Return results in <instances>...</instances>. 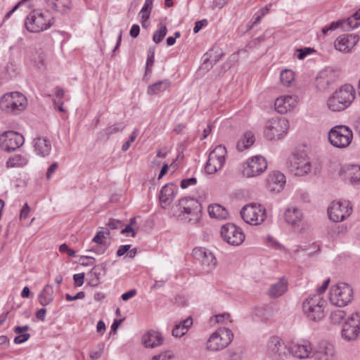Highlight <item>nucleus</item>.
<instances>
[{
  "label": "nucleus",
  "instance_id": "5701e85b",
  "mask_svg": "<svg viewBox=\"0 0 360 360\" xmlns=\"http://www.w3.org/2000/svg\"><path fill=\"white\" fill-rule=\"evenodd\" d=\"M33 143L34 150L37 155L41 157H46L49 155L51 149L49 139L44 137H37L34 139Z\"/></svg>",
  "mask_w": 360,
  "mask_h": 360
},
{
  "label": "nucleus",
  "instance_id": "412c9836",
  "mask_svg": "<svg viewBox=\"0 0 360 360\" xmlns=\"http://www.w3.org/2000/svg\"><path fill=\"white\" fill-rule=\"evenodd\" d=\"M142 342L146 347L154 348L162 344L163 337L160 333L151 330L143 335Z\"/></svg>",
  "mask_w": 360,
  "mask_h": 360
},
{
  "label": "nucleus",
  "instance_id": "aec40b11",
  "mask_svg": "<svg viewBox=\"0 0 360 360\" xmlns=\"http://www.w3.org/2000/svg\"><path fill=\"white\" fill-rule=\"evenodd\" d=\"M176 187L173 184H165L160 190L159 200L162 208L165 209L175 198Z\"/></svg>",
  "mask_w": 360,
  "mask_h": 360
},
{
  "label": "nucleus",
  "instance_id": "cd10ccee",
  "mask_svg": "<svg viewBox=\"0 0 360 360\" xmlns=\"http://www.w3.org/2000/svg\"><path fill=\"white\" fill-rule=\"evenodd\" d=\"M294 347H295V349H294V357L300 359L309 358L312 350L310 342L306 340L297 342L294 345Z\"/></svg>",
  "mask_w": 360,
  "mask_h": 360
},
{
  "label": "nucleus",
  "instance_id": "3c124183",
  "mask_svg": "<svg viewBox=\"0 0 360 360\" xmlns=\"http://www.w3.org/2000/svg\"><path fill=\"white\" fill-rule=\"evenodd\" d=\"M296 52L297 53V58L300 60H303L307 56L315 52V50L311 47H304L302 49H297Z\"/></svg>",
  "mask_w": 360,
  "mask_h": 360
},
{
  "label": "nucleus",
  "instance_id": "9d476101",
  "mask_svg": "<svg viewBox=\"0 0 360 360\" xmlns=\"http://www.w3.org/2000/svg\"><path fill=\"white\" fill-rule=\"evenodd\" d=\"M25 142L24 136L14 131H4L0 134V148L6 152L14 151Z\"/></svg>",
  "mask_w": 360,
  "mask_h": 360
},
{
  "label": "nucleus",
  "instance_id": "f8f14e48",
  "mask_svg": "<svg viewBox=\"0 0 360 360\" xmlns=\"http://www.w3.org/2000/svg\"><path fill=\"white\" fill-rule=\"evenodd\" d=\"M221 236L224 240L234 246L240 245L245 240V234L241 229L232 223H228L221 226Z\"/></svg>",
  "mask_w": 360,
  "mask_h": 360
},
{
  "label": "nucleus",
  "instance_id": "774afa93",
  "mask_svg": "<svg viewBox=\"0 0 360 360\" xmlns=\"http://www.w3.org/2000/svg\"><path fill=\"white\" fill-rule=\"evenodd\" d=\"M207 25V20L206 19L195 22V26L193 27V32L195 34L198 33L203 27H205Z\"/></svg>",
  "mask_w": 360,
  "mask_h": 360
},
{
  "label": "nucleus",
  "instance_id": "a211bd4d",
  "mask_svg": "<svg viewBox=\"0 0 360 360\" xmlns=\"http://www.w3.org/2000/svg\"><path fill=\"white\" fill-rule=\"evenodd\" d=\"M339 175L345 181H349L352 185L360 184V166L348 165L342 167Z\"/></svg>",
  "mask_w": 360,
  "mask_h": 360
},
{
  "label": "nucleus",
  "instance_id": "de8ad7c7",
  "mask_svg": "<svg viewBox=\"0 0 360 360\" xmlns=\"http://www.w3.org/2000/svg\"><path fill=\"white\" fill-rule=\"evenodd\" d=\"M106 274V264L102 263L98 265H95L89 272L90 276H95L101 278V276H105Z\"/></svg>",
  "mask_w": 360,
  "mask_h": 360
},
{
  "label": "nucleus",
  "instance_id": "c9c22d12",
  "mask_svg": "<svg viewBox=\"0 0 360 360\" xmlns=\"http://www.w3.org/2000/svg\"><path fill=\"white\" fill-rule=\"evenodd\" d=\"M283 341L277 336L271 337L267 343V350L269 354L274 357L276 358L277 353L279 352V347H281Z\"/></svg>",
  "mask_w": 360,
  "mask_h": 360
},
{
  "label": "nucleus",
  "instance_id": "1a4fd4ad",
  "mask_svg": "<svg viewBox=\"0 0 360 360\" xmlns=\"http://www.w3.org/2000/svg\"><path fill=\"white\" fill-rule=\"evenodd\" d=\"M240 216L246 223L257 225L266 219V210L260 205H246L240 210Z\"/></svg>",
  "mask_w": 360,
  "mask_h": 360
},
{
  "label": "nucleus",
  "instance_id": "c756f323",
  "mask_svg": "<svg viewBox=\"0 0 360 360\" xmlns=\"http://www.w3.org/2000/svg\"><path fill=\"white\" fill-rule=\"evenodd\" d=\"M288 288V282L285 278H281L277 283L273 284L268 291V295L271 297L281 296Z\"/></svg>",
  "mask_w": 360,
  "mask_h": 360
},
{
  "label": "nucleus",
  "instance_id": "6ab92c4d",
  "mask_svg": "<svg viewBox=\"0 0 360 360\" xmlns=\"http://www.w3.org/2000/svg\"><path fill=\"white\" fill-rule=\"evenodd\" d=\"M267 184L271 191L279 193L285 184V176L281 172H274L269 175Z\"/></svg>",
  "mask_w": 360,
  "mask_h": 360
},
{
  "label": "nucleus",
  "instance_id": "a19ab883",
  "mask_svg": "<svg viewBox=\"0 0 360 360\" xmlns=\"http://www.w3.org/2000/svg\"><path fill=\"white\" fill-rule=\"evenodd\" d=\"M281 83L285 86H290L292 82V70L285 69L280 73Z\"/></svg>",
  "mask_w": 360,
  "mask_h": 360
},
{
  "label": "nucleus",
  "instance_id": "2eb2a0df",
  "mask_svg": "<svg viewBox=\"0 0 360 360\" xmlns=\"http://www.w3.org/2000/svg\"><path fill=\"white\" fill-rule=\"evenodd\" d=\"M339 77V72L332 69H326L319 72L315 81L316 88L322 91L335 82Z\"/></svg>",
  "mask_w": 360,
  "mask_h": 360
},
{
  "label": "nucleus",
  "instance_id": "ddd939ff",
  "mask_svg": "<svg viewBox=\"0 0 360 360\" xmlns=\"http://www.w3.org/2000/svg\"><path fill=\"white\" fill-rule=\"evenodd\" d=\"M352 212V208L349 201L333 202L328 208V214L330 220L334 222H340L348 217Z\"/></svg>",
  "mask_w": 360,
  "mask_h": 360
},
{
  "label": "nucleus",
  "instance_id": "69168bd1",
  "mask_svg": "<svg viewBox=\"0 0 360 360\" xmlns=\"http://www.w3.org/2000/svg\"><path fill=\"white\" fill-rule=\"evenodd\" d=\"M84 273L76 274L73 276V280L76 286H82L84 282Z\"/></svg>",
  "mask_w": 360,
  "mask_h": 360
},
{
  "label": "nucleus",
  "instance_id": "a18cd8bd",
  "mask_svg": "<svg viewBox=\"0 0 360 360\" xmlns=\"http://www.w3.org/2000/svg\"><path fill=\"white\" fill-rule=\"evenodd\" d=\"M110 233V230L108 229H105V230L98 231L94 237L93 238L91 242L96 243L99 245H105V238L106 235L109 236Z\"/></svg>",
  "mask_w": 360,
  "mask_h": 360
},
{
  "label": "nucleus",
  "instance_id": "f704fd0d",
  "mask_svg": "<svg viewBox=\"0 0 360 360\" xmlns=\"http://www.w3.org/2000/svg\"><path fill=\"white\" fill-rule=\"evenodd\" d=\"M208 213L210 217L220 219H226L229 215L226 208L219 204L210 205L208 207Z\"/></svg>",
  "mask_w": 360,
  "mask_h": 360
},
{
  "label": "nucleus",
  "instance_id": "37998d69",
  "mask_svg": "<svg viewBox=\"0 0 360 360\" xmlns=\"http://www.w3.org/2000/svg\"><path fill=\"white\" fill-rule=\"evenodd\" d=\"M155 49L150 48L148 52V57L146 64L144 79L152 72V68L154 64Z\"/></svg>",
  "mask_w": 360,
  "mask_h": 360
},
{
  "label": "nucleus",
  "instance_id": "c03bdc74",
  "mask_svg": "<svg viewBox=\"0 0 360 360\" xmlns=\"http://www.w3.org/2000/svg\"><path fill=\"white\" fill-rule=\"evenodd\" d=\"M153 1L154 0H146L143 6L141 8L140 15L141 18L143 19V20H148L150 18Z\"/></svg>",
  "mask_w": 360,
  "mask_h": 360
},
{
  "label": "nucleus",
  "instance_id": "864d4df0",
  "mask_svg": "<svg viewBox=\"0 0 360 360\" xmlns=\"http://www.w3.org/2000/svg\"><path fill=\"white\" fill-rule=\"evenodd\" d=\"M105 344L103 342H101L98 344L97 345V349L96 351H91L90 352V357L92 359H99L104 350Z\"/></svg>",
  "mask_w": 360,
  "mask_h": 360
},
{
  "label": "nucleus",
  "instance_id": "13d9d810",
  "mask_svg": "<svg viewBox=\"0 0 360 360\" xmlns=\"http://www.w3.org/2000/svg\"><path fill=\"white\" fill-rule=\"evenodd\" d=\"M229 360H240L242 358V352L238 350H229L227 352Z\"/></svg>",
  "mask_w": 360,
  "mask_h": 360
},
{
  "label": "nucleus",
  "instance_id": "0e129e2a",
  "mask_svg": "<svg viewBox=\"0 0 360 360\" xmlns=\"http://www.w3.org/2000/svg\"><path fill=\"white\" fill-rule=\"evenodd\" d=\"M59 251L62 253H67L70 257H74L76 253L74 250L70 248L65 243L60 245Z\"/></svg>",
  "mask_w": 360,
  "mask_h": 360
},
{
  "label": "nucleus",
  "instance_id": "680f3d73",
  "mask_svg": "<svg viewBox=\"0 0 360 360\" xmlns=\"http://www.w3.org/2000/svg\"><path fill=\"white\" fill-rule=\"evenodd\" d=\"M107 226L110 229H119L122 228V226H123V224H122V221H120V220L110 219L109 220V221L108 222Z\"/></svg>",
  "mask_w": 360,
  "mask_h": 360
},
{
  "label": "nucleus",
  "instance_id": "bf43d9fd",
  "mask_svg": "<svg viewBox=\"0 0 360 360\" xmlns=\"http://www.w3.org/2000/svg\"><path fill=\"white\" fill-rule=\"evenodd\" d=\"M197 183V179L195 177H191L188 179H184L181 181V187L183 189L188 188L189 186L195 185Z\"/></svg>",
  "mask_w": 360,
  "mask_h": 360
},
{
  "label": "nucleus",
  "instance_id": "4d7b16f0",
  "mask_svg": "<svg viewBox=\"0 0 360 360\" xmlns=\"http://www.w3.org/2000/svg\"><path fill=\"white\" fill-rule=\"evenodd\" d=\"M136 136H137V131L135 130L131 133L129 139L123 143V145L122 146V151H127L129 148L131 143H133L135 141Z\"/></svg>",
  "mask_w": 360,
  "mask_h": 360
},
{
  "label": "nucleus",
  "instance_id": "6e6d98bb",
  "mask_svg": "<svg viewBox=\"0 0 360 360\" xmlns=\"http://www.w3.org/2000/svg\"><path fill=\"white\" fill-rule=\"evenodd\" d=\"M187 331L185 330V328L182 327V326L179 324H176L174 328L172 329V334L173 336L176 338H180L185 335Z\"/></svg>",
  "mask_w": 360,
  "mask_h": 360
},
{
  "label": "nucleus",
  "instance_id": "49530a36",
  "mask_svg": "<svg viewBox=\"0 0 360 360\" xmlns=\"http://www.w3.org/2000/svg\"><path fill=\"white\" fill-rule=\"evenodd\" d=\"M167 33V29L166 25L161 24L160 29L154 32L153 36V41L155 44H160L165 37Z\"/></svg>",
  "mask_w": 360,
  "mask_h": 360
},
{
  "label": "nucleus",
  "instance_id": "4468645a",
  "mask_svg": "<svg viewBox=\"0 0 360 360\" xmlns=\"http://www.w3.org/2000/svg\"><path fill=\"white\" fill-rule=\"evenodd\" d=\"M267 168V162L262 155L249 158L243 167V173L248 177L255 176L264 172Z\"/></svg>",
  "mask_w": 360,
  "mask_h": 360
},
{
  "label": "nucleus",
  "instance_id": "a878e982",
  "mask_svg": "<svg viewBox=\"0 0 360 360\" xmlns=\"http://www.w3.org/2000/svg\"><path fill=\"white\" fill-rule=\"evenodd\" d=\"M201 217V208L191 210L190 207H184V211H181L178 215V218L184 220L188 223L195 224Z\"/></svg>",
  "mask_w": 360,
  "mask_h": 360
},
{
  "label": "nucleus",
  "instance_id": "423d86ee",
  "mask_svg": "<svg viewBox=\"0 0 360 360\" xmlns=\"http://www.w3.org/2000/svg\"><path fill=\"white\" fill-rule=\"evenodd\" d=\"M352 139V130L344 125L335 126L328 132V140L336 148L347 147L351 143Z\"/></svg>",
  "mask_w": 360,
  "mask_h": 360
},
{
  "label": "nucleus",
  "instance_id": "7ed1b4c3",
  "mask_svg": "<svg viewBox=\"0 0 360 360\" xmlns=\"http://www.w3.org/2000/svg\"><path fill=\"white\" fill-rule=\"evenodd\" d=\"M325 304L322 297L309 295L302 303V311L309 321L318 322L325 316Z\"/></svg>",
  "mask_w": 360,
  "mask_h": 360
},
{
  "label": "nucleus",
  "instance_id": "c85d7f7f",
  "mask_svg": "<svg viewBox=\"0 0 360 360\" xmlns=\"http://www.w3.org/2000/svg\"><path fill=\"white\" fill-rule=\"evenodd\" d=\"M46 4L58 12L68 13L72 9L71 0H45Z\"/></svg>",
  "mask_w": 360,
  "mask_h": 360
},
{
  "label": "nucleus",
  "instance_id": "58836bf2",
  "mask_svg": "<svg viewBox=\"0 0 360 360\" xmlns=\"http://www.w3.org/2000/svg\"><path fill=\"white\" fill-rule=\"evenodd\" d=\"M27 163V160L25 157L21 155H15L8 158L6 162L7 167H23Z\"/></svg>",
  "mask_w": 360,
  "mask_h": 360
},
{
  "label": "nucleus",
  "instance_id": "2f4dec72",
  "mask_svg": "<svg viewBox=\"0 0 360 360\" xmlns=\"http://www.w3.org/2000/svg\"><path fill=\"white\" fill-rule=\"evenodd\" d=\"M124 128V125L122 123H116L109 126L99 132L98 139L101 141L108 140L112 134L123 130Z\"/></svg>",
  "mask_w": 360,
  "mask_h": 360
},
{
  "label": "nucleus",
  "instance_id": "603ef678",
  "mask_svg": "<svg viewBox=\"0 0 360 360\" xmlns=\"http://www.w3.org/2000/svg\"><path fill=\"white\" fill-rule=\"evenodd\" d=\"M241 141L244 144L243 148H248V147L252 146L255 142L254 134L250 131L245 133L243 139H242Z\"/></svg>",
  "mask_w": 360,
  "mask_h": 360
},
{
  "label": "nucleus",
  "instance_id": "052dcab7",
  "mask_svg": "<svg viewBox=\"0 0 360 360\" xmlns=\"http://www.w3.org/2000/svg\"><path fill=\"white\" fill-rule=\"evenodd\" d=\"M107 248H108V246L106 245H96L92 246L91 248V249L89 250L88 251L89 252H95L97 255H102V254L105 253V252L106 251Z\"/></svg>",
  "mask_w": 360,
  "mask_h": 360
},
{
  "label": "nucleus",
  "instance_id": "ea45409f",
  "mask_svg": "<svg viewBox=\"0 0 360 360\" xmlns=\"http://www.w3.org/2000/svg\"><path fill=\"white\" fill-rule=\"evenodd\" d=\"M279 352L277 353L276 359L277 360H285L290 357L292 353V347L285 345L283 342L279 347Z\"/></svg>",
  "mask_w": 360,
  "mask_h": 360
},
{
  "label": "nucleus",
  "instance_id": "5fc2aeb1",
  "mask_svg": "<svg viewBox=\"0 0 360 360\" xmlns=\"http://www.w3.org/2000/svg\"><path fill=\"white\" fill-rule=\"evenodd\" d=\"M211 158H214L216 155H226V149L224 146H217L212 151L210 152ZM212 160V158H211Z\"/></svg>",
  "mask_w": 360,
  "mask_h": 360
},
{
  "label": "nucleus",
  "instance_id": "39448f33",
  "mask_svg": "<svg viewBox=\"0 0 360 360\" xmlns=\"http://www.w3.org/2000/svg\"><path fill=\"white\" fill-rule=\"evenodd\" d=\"M353 299V289L345 283H339L333 285L330 290V300L332 304L343 307L351 302Z\"/></svg>",
  "mask_w": 360,
  "mask_h": 360
},
{
  "label": "nucleus",
  "instance_id": "e2e57ef3",
  "mask_svg": "<svg viewBox=\"0 0 360 360\" xmlns=\"http://www.w3.org/2000/svg\"><path fill=\"white\" fill-rule=\"evenodd\" d=\"M205 171L208 174H212L217 172L216 165L213 166L212 160H210V158H208V160L205 166Z\"/></svg>",
  "mask_w": 360,
  "mask_h": 360
},
{
  "label": "nucleus",
  "instance_id": "79ce46f5",
  "mask_svg": "<svg viewBox=\"0 0 360 360\" xmlns=\"http://www.w3.org/2000/svg\"><path fill=\"white\" fill-rule=\"evenodd\" d=\"M341 21L342 29L345 31H349L360 25V21H357L356 18L353 17V15L349 17L346 20H342Z\"/></svg>",
  "mask_w": 360,
  "mask_h": 360
},
{
  "label": "nucleus",
  "instance_id": "bb28decb",
  "mask_svg": "<svg viewBox=\"0 0 360 360\" xmlns=\"http://www.w3.org/2000/svg\"><path fill=\"white\" fill-rule=\"evenodd\" d=\"M274 309L271 305H265L261 307H255L252 312V319L255 321L260 319L262 321H266L274 316Z\"/></svg>",
  "mask_w": 360,
  "mask_h": 360
},
{
  "label": "nucleus",
  "instance_id": "72a5a7b5",
  "mask_svg": "<svg viewBox=\"0 0 360 360\" xmlns=\"http://www.w3.org/2000/svg\"><path fill=\"white\" fill-rule=\"evenodd\" d=\"M53 294L52 286L46 285L38 296L39 303L44 307L49 304L53 300Z\"/></svg>",
  "mask_w": 360,
  "mask_h": 360
},
{
  "label": "nucleus",
  "instance_id": "b1692460",
  "mask_svg": "<svg viewBox=\"0 0 360 360\" xmlns=\"http://www.w3.org/2000/svg\"><path fill=\"white\" fill-rule=\"evenodd\" d=\"M305 157H307V154L303 153L302 155L303 160L296 162V160H298L299 159L296 157V155L294 153V175L304 176L311 171V163L309 161L306 160L304 159Z\"/></svg>",
  "mask_w": 360,
  "mask_h": 360
},
{
  "label": "nucleus",
  "instance_id": "7c9ffc66",
  "mask_svg": "<svg viewBox=\"0 0 360 360\" xmlns=\"http://www.w3.org/2000/svg\"><path fill=\"white\" fill-rule=\"evenodd\" d=\"M171 85V82L167 79H163L158 81L153 84L148 86L147 93L149 95H157L160 92L166 91Z\"/></svg>",
  "mask_w": 360,
  "mask_h": 360
},
{
  "label": "nucleus",
  "instance_id": "20e7f679",
  "mask_svg": "<svg viewBox=\"0 0 360 360\" xmlns=\"http://www.w3.org/2000/svg\"><path fill=\"white\" fill-rule=\"evenodd\" d=\"M54 18L34 10L27 16L25 27L30 32L37 33L48 30L54 24Z\"/></svg>",
  "mask_w": 360,
  "mask_h": 360
},
{
  "label": "nucleus",
  "instance_id": "6e6552de",
  "mask_svg": "<svg viewBox=\"0 0 360 360\" xmlns=\"http://www.w3.org/2000/svg\"><path fill=\"white\" fill-rule=\"evenodd\" d=\"M289 128V122L285 118H273L266 122L264 136L269 140L281 139Z\"/></svg>",
  "mask_w": 360,
  "mask_h": 360
},
{
  "label": "nucleus",
  "instance_id": "e433bc0d",
  "mask_svg": "<svg viewBox=\"0 0 360 360\" xmlns=\"http://www.w3.org/2000/svg\"><path fill=\"white\" fill-rule=\"evenodd\" d=\"M177 207H179V210L181 212V211H184V207H190L191 210H194L195 208H201L200 204L198 201L193 198H182L179 200V203Z\"/></svg>",
  "mask_w": 360,
  "mask_h": 360
},
{
  "label": "nucleus",
  "instance_id": "f257e3e1",
  "mask_svg": "<svg viewBox=\"0 0 360 360\" xmlns=\"http://www.w3.org/2000/svg\"><path fill=\"white\" fill-rule=\"evenodd\" d=\"M355 98V90L352 85L345 84L335 91L327 101L328 108L333 112H340L348 108Z\"/></svg>",
  "mask_w": 360,
  "mask_h": 360
},
{
  "label": "nucleus",
  "instance_id": "8fccbe9b",
  "mask_svg": "<svg viewBox=\"0 0 360 360\" xmlns=\"http://www.w3.org/2000/svg\"><path fill=\"white\" fill-rule=\"evenodd\" d=\"M360 331V314L354 313L351 315L348 320L344 323Z\"/></svg>",
  "mask_w": 360,
  "mask_h": 360
},
{
  "label": "nucleus",
  "instance_id": "0eeeda50",
  "mask_svg": "<svg viewBox=\"0 0 360 360\" xmlns=\"http://www.w3.org/2000/svg\"><path fill=\"white\" fill-rule=\"evenodd\" d=\"M233 334L229 328H221L213 333L207 342V349L218 351L227 347L232 341Z\"/></svg>",
  "mask_w": 360,
  "mask_h": 360
},
{
  "label": "nucleus",
  "instance_id": "9b49d317",
  "mask_svg": "<svg viewBox=\"0 0 360 360\" xmlns=\"http://www.w3.org/2000/svg\"><path fill=\"white\" fill-rule=\"evenodd\" d=\"M192 255L195 262L201 266L202 269L205 272H210L216 266L215 257L210 250L204 248H195Z\"/></svg>",
  "mask_w": 360,
  "mask_h": 360
},
{
  "label": "nucleus",
  "instance_id": "338daca9",
  "mask_svg": "<svg viewBox=\"0 0 360 360\" xmlns=\"http://www.w3.org/2000/svg\"><path fill=\"white\" fill-rule=\"evenodd\" d=\"M80 261L82 265L89 266L94 264L96 262V259L90 256H82Z\"/></svg>",
  "mask_w": 360,
  "mask_h": 360
},
{
  "label": "nucleus",
  "instance_id": "09e8293b",
  "mask_svg": "<svg viewBox=\"0 0 360 360\" xmlns=\"http://www.w3.org/2000/svg\"><path fill=\"white\" fill-rule=\"evenodd\" d=\"M346 313L342 309H337L331 312L330 319L333 324H339L345 317Z\"/></svg>",
  "mask_w": 360,
  "mask_h": 360
},
{
  "label": "nucleus",
  "instance_id": "4be33fe9",
  "mask_svg": "<svg viewBox=\"0 0 360 360\" xmlns=\"http://www.w3.org/2000/svg\"><path fill=\"white\" fill-rule=\"evenodd\" d=\"M204 56L205 58L201 65V68L208 70L221 58L223 53L221 50L219 49L215 51H214L213 49H210Z\"/></svg>",
  "mask_w": 360,
  "mask_h": 360
},
{
  "label": "nucleus",
  "instance_id": "f03ea898",
  "mask_svg": "<svg viewBox=\"0 0 360 360\" xmlns=\"http://www.w3.org/2000/svg\"><path fill=\"white\" fill-rule=\"evenodd\" d=\"M27 105L26 97L18 91L7 93L0 98V110L6 113L18 115Z\"/></svg>",
  "mask_w": 360,
  "mask_h": 360
},
{
  "label": "nucleus",
  "instance_id": "393cba45",
  "mask_svg": "<svg viewBox=\"0 0 360 360\" xmlns=\"http://www.w3.org/2000/svg\"><path fill=\"white\" fill-rule=\"evenodd\" d=\"M275 109L280 114L291 112L292 109V96L291 95L278 98L275 101Z\"/></svg>",
  "mask_w": 360,
  "mask_h": 360
},
{
  "label": "nucleus",
  "instance_id": "473e14b6",
  "mask_svg": "<svg viewBox=\"0 0 360 360\" xmlns=\"http://www.w3.org/2000/svg\"><path fill=\"white\" fill-rule=\"evenodd\" d=\"M29 329L30 326L28 325L23 326H15L13 329V331L18 335L15 336L13 340L14 343L22 344L27 341L30 338V334L27 333Z\"/></svg>",
  "mask_w": 360,
  "mask_h": 360
},
{
  "label": "nucleus",
  "instance_id": "f3484780",
  "mask_svg": "<svg viewBox=\"0 0 360 360\" xmlns=\"http://www.w3.org/2000/svg\"><path fill=\"white\" fill-rule=\"evenodd\" d=\"M359 37L356 34H344L338 37L334 42L336 50L341 52H349L359 41Z\"/></svg>",
  "mask_w": 360,
  "mask_h": 360
},
{
  "label": "nucleus",
  "instance_id": "dca6fc26",
  "mask_svg": "<svg viewBox=\"0 0 360 360\" xmlns=\"http://www.w3.org/2000/svg\"><path fill=\"white\" fill-rule=\"evenodd\" d=\"M312 357L314 360H335L336 352L334 345L327 341L320 342L316 346Z\"/></svg>",
  "mask_w": 360,
  "mask_h": 360
},
{
  "label": "nucleus",
  "instance_id": "4c0bfd02",
  "mask_svg": "<svg viewBox=\"0 0 360 360\" xmlns=\"http://www.w3.org/2000/svg\"><path fill=\"white\" fill-rule=\"evenodd\" d=\"M359 334V330L351 327L349 325H343L341 335L345 340L347 341L354 340L358 337Z\"/></svg>",
  "mask_w": 360,
  "mask_h": 360
}]
</instances>
